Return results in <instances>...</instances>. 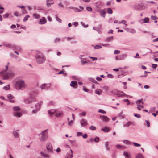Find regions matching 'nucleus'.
<instances>
[{
    "label": "nucleus",
    "instance_id": "f257e3e1",
    "mask_svg": "<svg viewBox=\"0 0 158 158\" xmlns=\"http://www.w3.org/2000/svg\"><path fill=\"white\" fill-rule=\"evenodd\" d=\"M35 57L37 63L39 64L44 63L46 60L45 56L40 52L37 53L35 55Z\"/></svg>",
    "mask_w": 158,
    "mask_h": 158
},
{
    "label": "nucleus",
    "instance_id": "f03ea898",
    "mask_svg": "<svg viewBox=\"0 0 158 158\" xmlns=\"http://www.w3.org/2000/svg\"><path fill=\"white\" fill-rule=\"evenodd\" d=\"M26 87L24 81L22 80L17 81L15 85L16 88L18 90H23Z\"/></svg>",
    "mask_w": 158,
    "mask_h": 158
},
{
    "label": "nucleus",
    "instance_id": "7ed1b4c3",
    "mask_svg": "<svg viewBox=\"0 0 158 158\" xmlns=\"http://www.w3.org/2000/svg\"><path fill=\"white\" fill-rule=\"evenodd\" d=\"M48 129H45L40 134V138L39 140L41 142H45L47 140L48 138Z\"/></svg>",
    "mask_w": 158,
    "mask_h": 158
},
{
    "label": "nucleus",
    "instance_id": "20e7f679",
    "mask_svg": "<svg viewBox=\"0 0 158 158\" xmlns=\"http://www.w3.org/2000/svg\"><path fill=\"white\" fill-rule=\"evenodd\" d=\"M0 74L3 76V79L4 80H7L15 75L14 73L11 71L8 73L3 71L1 72Z\"/></svg>",
    "mask_w": 158,
    "mask_h": 158
},
{
    "label": "nucleus",
    "instance_id": "39448f33",
    "mask_svg": "<svg viewBox=\"0 0 158 158\" xmlns=\"http://www.w3.org/2000/svg\"><path fill=\"white\" fill-rule=\"evenodd\" d=\"M13 110L15 111L13 113V115L16 117H20L22 115V113L19 112L20 108L18 106H14L13 108Z\"/></svg>",
    "mask_w": 158,
    "mask_h": 158
},
{
    "label": "nucleus",
    "instance_id": "423d86ee",
    "mask_svg": "<svg viewBox=\"0 0 158 158\" xmlns=\"http://www.w3.org/2000/svg\"><path fill=\"white\" fill-rule=\"evenodd\" d=\"M133 9L137 11H140L145 9L144 6L143 4L141 3L135 5L133 6Z\"/></svg>",
    "mask_w": 158,
    "mask_h": 158
},
{
    "label": "nucleus",
    "instance_id": "0eeeda50",
    "mask_svg": "<svg viewBox=\"0 0 158 158\" xmlns=\"http://www.w3.org/2000/svg\"><path fill=\"white\" fill-rule=\"evenodd\" d=\"M38 94L39 91L38 90L36 89L34 90L30 93L29 97L31 98H34L37 97V95Z\"/></svg>",
    "mask_w": 158,
    "mask_h": 158
},
{
    "label": "nucleus",
    "instance_id": "6e6552de",
    "mask_svg": "<svg viewBox=\"0 0 158 158\" xmlns=\"http://www.w3.org/2000/svg\"><path fill=\"white\" fill-rule=\"evenodd\" d=\"M46 148L48 151L50 153L53 152V147L52 144L50 142L46 144Z\"/></svg>",
    "mask_w": 158,
    "mask_h": 158
},
{
    "label": "nucleus",
    "instance_id": "1a4fd4ad",
    "mask_svg": "<svg viewBox=\"0 0 158 158\" xmlns=\"http://www.w3.org/2000/svg\"><path fill=\"white\" fill-rule=\"evenodd\" d=\"M51 85V84L50 83H44L40 85V88L42 90H46L49 88Z\"/></svg>",
    "mask_w": 158,
    "mask_h": 158
},
{
    "label": "nucleus",
    "instance_id": "9d476101",
    "mask_svg": "<svg viewBox=\"0 0 158 158\" xmlns=\"http://www.w3.org/2000/svg\"><path fill=\"white\" fill-rule=\"evenodd\" d=\"M36 101V100L35 98H31V99H28L26 98L24 99V102L26 104H29L32 103L33 102Z\"/></svg>",
    "mask_w": 158,
    "mask_h": 158
},
{
    "label": "nucleus",
    "instance_id": "9b49d317",
    "mask_svg": "<svg viewBox=\"0 0 158 158\" xmlns=\"http://www.w3.org/2000/svg\"><path fill=\"white\" fill-rule=\"evenodd\" d=\"M4 45L6 47L11 48L13 49V50H17L18 48H19V47H18L15 45H12L10 44H5Z\"/></svg>",
    "mask_w": 158,
    "mask_h": 158
},
{
    "label": "nucleus",
    "instance_id": "f8f14e48",
    "mask_svg": "<svg viewBox=\"0 0 158 158\" xmlns=\"http://www.w3.org/2000/svg\"><path fill=\"white\" fill-rule=\"evenodd\" d=\"M81 125L82 127H85L88 125V122L87 120L82 119L80 121Z\"/></svg>",
    "mask_w": 158,
    "mask_h": 158
},
{
    "label": "nucleus",
    "instance_id": "ddd939ff",
    "mask_svg": "<svg viewBox=\"0 0 158 158\" xmlns=\"http://www.w3.org/2000/svg\"><path fill=\"white\" fill-rule=\"evenodd\" d=\"M73 157V151L70 149V151L67 152L65 158H72Z\"/></svg>",
    "mask_w": 158,
    "mask_h": 158
},
{
    "label": "nucleus",
    "instance_id": "4468645a",
    "mask_svg": "<svg viewBox=\"0 0 158 158\" xmlns=\"http://www.w3.org/2000/svg\"><path fill=\"white\" fill-rule=\"evenodd\" d=\"M84 56L81 55L79 56V58L81 60V62L82 65H84L85 64L87 63L88 61L86 59L81 58L82 56Z\"/></svg>",
    "mask_w": 158,
    "mask_h": 158
},
{
    "label": "nucleus",
    "instance_id": "2eb2a0df",
    "mask_svg": "<svg viewBox=\"0 0 158 158\" xmlns=\"http://www.w3.org/2000/svg\"><path fill=\"white\" fill-rule=\"evenodd\" d=\"M123 155L126 158H131V153L128 151H124L123 153Z\"/></svg>",
    "mask_w": 158,
    "mask_h": 158
},
{
    "label": "nucleus",
    "instance_id": "dca6fc26",
    "mask_svg": "<svg viewBox=\"0 0 158 158\" xmlns=\"http://www.w3.org/2000/svg\"><path fill=\"white\" fill-rule=\"evenodd\" d=\"M70 86L73 88H77V82L76 81H72L70 84Z\"/></svg>",
    "mask_w": 158,
    "mask_h": 158
},
{
    "label": "nucleus",
    "instance_id": "f3484780",
    "mask_svg": "<svg viewBox=\"0 0 158 158\" xmlns=\"http://www.w3.org/2000/svg\"><path fill=\"white\" fill-rule=\"evenodd\" d=\"M7 97L10 102L11 103H14L15 102L14 100L13 99L14 97L11 94H8Z\"/></svg>",
    "mask_w": 158,
    "mask_h": 158
},
{
    "label": "nucleus",
    "instance_id": "a211bd4d",
    "mask_svg": "<svg viewBox=\"0 0 158 158\" xmlns=\"http://www.w3.org/2000/svg\"><path fill=\"white\" fill-rule=\"evenodd\" d=\"M43 102L42 101H40L39 102L35 105V107L38 109V110H40V106L42 104Z\"/></svg>",
    "mask_w": 158,
    "mask_h": 158
},
{
    "label": "nucleus",
    "instance_id": "6ab92c4d",
    "mask_svg": "<svg viewBox=\"0 0 158 158\" xmlns=\"http://www.w3.org/2000/svg\"><path fill=\"white\" fill-rule=\"evenodd\" d=\"M40 155L41 156L45 158H50L51 157L48 154L44 153L42 152H40Z\"/></svg>",
    "mask_w": 158,
    "mask_h": 158
},
{
    "label": "nucleus",
    "instance_id": "aec40b11",
    "mask_svg": "<svg viewBox=\"0 0 158 158\" xmlns=\"http://www.w3.org/2000/svg\"><path fill=\"white\" fill-rule=\"evenodd\" d=\"M47 22L46 19L44 17H43L40 19L39 22V24H43Z\"/></svg>",
    "mask_w": 158,
    "mask_h": 158
},
{
    "label": "nucleus",
    "instance_id": "412c9836",
    "mask_svg": "<svg viewBox=\"0 0 158 158\" xmlns=\"http://www.w3.org/2000/svg\"><path fill=\"white\" fill-rule=\"evenodd\" d=\"M98 12H99L100 14V16L102 17H103L104 18H105L106 16V12L105 11L102 9H100Z\"/></svg>",
    "mask_w": 158,
    "mask_h": 158
},
{
    "label": "nucleus",
    "instance_id": "4be33fe9",
    "mask_svg": "<svg viewBox=\"0 0 158 158\" xmlns=\"http://www.w3.org/2000/svg\"><path fill=\"white\" fill-rule=\"evenodd\" d=\"M100 118L102 121L106 122H108L109 120V119L106 116L101 115L100 116Z\"/></svg>",
    "mask_w": 158,
    "mask_h": 158
},
{
    "label": "nucleus",
    "instance_id": "5701e85b",
    "mask_svg": "<svg viewBox=\"0 0 158 158\" xmlns=\"http://www.w3.org/2000/svg\"><path fill=\"white\" fill-rule=\"evenodd\" d=\"M56 111L55 109H51L48 111V113L50 115L52 116L55 113H56Z\"/></svg>",
    "mask_w": 158,
    "mask_h": 158
},
{
    "label": "nucleus",
    "instance_id": "b1692460",
    "mask_svg": "<svg viewBox=\"0 0 158 158\" xmlns=\"http://www.w3.org/2000/svg\"><path fill=\"white\" fill-rule=\"evenodd\" d=\"M13 136L15 138H18L19 137V134L18 131H15L13 132Z\"/></svg>",
    "mask_w": 158,
    "mask_h": 158
},
{
    "label": "nucleus",
    "instance_id": "393cba45",
    "mask_svg": "<svg viewBox=\"0 0 158 158\" xmlns=\"http://www.w3.org/2000/svg\"><path fill=\"white\" fill-rule=\"evenodd\" d=\"M116 147L118 149L120 150H123L125 149L126 147L120 144H117L116 145Z\"/></svg>",
    "mask_w": 158,
    "mask_h": 158
},
{
    "label": "nucleus",
    "instance_id": "a878e982",
    "mask_svg": "<svg viewBox=\"0 0 158 158\" xmlns=\"http://www.w3.org/2000/svg\"><path fill=\"white\" fill-rule=\"evenodd\" d=\"M143 99L142 98L136 101L135 103L137 104H140V103H142V104H144V103L143 102Z\"/></svg>",
    "mask_w": 158,
    "mask_h": 158
},
{
    "label": "nucleus",
    "instance_id": "bb28decb",
    "mask_svg": "<svg viewBox=\"0 0 158 158\" xmlns=\"http://www.w3.org/2000/svg\"><path fill=\"white\" fill-rule=\"evenodd\" d=\"M102 91L100 89H97L95 91V93L96 94L100 95L101 94Z\"/></svg>",
    "mask_w": 158,
    "mask_h": 158
},
{
    "label": "nucleus",
    "instance_id": "cd10ccee",
    "mask_svg": "<svg viewBox=\"0 0 158 158\" xmlns=\"http://www.w3.org/2000/svg\"><path fill=\"white\" fill-rule=\"evenodd\" d=\"M113 40V37L112 36L108 37L106 38L104 40L105 42H111Z\"/></svg>",
    "mask_w": 158,
    "mask_h": 158
},
{
    "label": "nucleus",
    "instance_id": "c85d7f7f",
    "mask_svg": "<svg viewBox=\"0 0 158 158\" xmlns=\"http://www.w3.org/2000/svg\"><path fill=\"white\" fill-rule=\"evenodd\" d=\"M109 128L106 127H105L104 128H102L101 129V131H103L106 132H108L110 131Z\"/></svg>",
    "mask_w": 158,
    "mask_h": 158
},
{
    "label": "nucleus",
    "instance_id": "c756f323",
    "mask_svg": "<svg viewBox=\"0 0 158 158\" xmlns=\"http://www.w3.org/2000/svg\"><path fill=\"white\" fill-rule=\"evenodd\" d=\"M127 31L132 33H135L136 32V31L135 30L133 29H129L127 30Z\"/></svg>",
    "mask_w": 158,
    "mask_h": 158
},
{
    "label": "nucleus",
    "instance_id": "7c9ffc66",
    "mask_svg": "<svg viewBox=\"0 0 158 158\" xmlns=\"http://www.w3.org/2000/svg\"><path fill=\"white\" fill-rule=\"evenodd\" d=\"M109 143L108 142H106L105 143V147L106 148V150L107 151L110 150V148L108 147Z\"/></svg>",
    "mask_w": 158,
    "mask_h": 158
},
{
    "label": "nucleus",
    "instance_id": "2f4dec72",
    "mask_svg": "<svg viewBox=\"0 0 158 158\" xmlns=\"http://www.w3.org/2000/svg\"><path fill=\"white\" fill-rule=\"evenodd\" d=\"M88 80L89 81L92 82L93 83H94L96 84H97V81L94 78L89 77L88 78Z\"/></svg>",
    "mask_w": 158,
    "mask_h": 158
},
{
    "label": "nucleus",
    "instance_id": "473e14b6",
    "mask_svg": "<svg viewBox=\"0 0 158 158\" xmlns=\"http://www.w3.org/2000/svg\"><path fill=\"white\" fill-rule=\"evenodd\" d=\"M62 114V113L61 111H56L55 114V115L57 117H59L61 116Z\"/></svg>",
    "mask_w": 158,
    "mask_h": 158
},
{
    "label": "nucleus",
    "instance_id": "72a5a7b5",
    "mask_svg": "<svg viewBox=\"0 0 158 158\" xmlns=\"http://www.w3.org/2000/svg\"><path fill=\"white\" fill-rule=\"evenodd\" d=\"M119 91L117 90H114L111 91V92L112 93L114 94L117 95L118 96Z\"/></svg>",
    "mask_w": 158,
    "mask_h": 158
},
{
    "label": "nucleus",
    "instance_id": "f704fd0d",
    "mask_svg": "<svg viewBox=\"0 0 158 158\" xmlns=\"http://www.w3.org/2000/svg\"><path fill=\"white\" fill-rule=\"evenodd\" d=\"M33 16L36 19H39L40 18V15L37 13L34 14Z\"/></svg>",
    "mask_w": 158,
    "mask_h": 158
},
{
    "label": "nucleus",
    "instance_id": "c9c22d12",
    "mask_svg": "<svg viewBox=\"0 0 158 158\" xmlns=\"http://www.w3.org/2000/svg\"><path fill=\"white\" fill-rule=\"evenodd\" d=\"M135 158H144V157L141 153H139L136 156Z\"/></svg>",
    "mask_w": 158,
    "mask_h": 158
},
{
    "label": "nucleus",
    "instance_id": "e433bc0d",
    "mask_svg": "<svg viewBox=\"0 0 158 158\" xmlns=\"http://www.w3.org/2000/svg\"><path fill=\"white\" fill-rule=\"evenodd\" d=\"M125 95V94L123 92L119 91L118 96L121 97L123 96H124Z\"/></svg>",
    "mask_w": 158,
    "mask_h": 158
},
{
    "label": "nucleus",
    "instance_id": "4c0bfd02",
    "mask_svg": "<svg viewBox=\"0 0 158 158\" xmlns=\"http://www.w3.org/2000/svg\"><path fill=\"white\" fill-rule=\"evenodd\" d=\"M132 123L131 122L128 121L126 124H124L123 125V127H129L130 125Z\"/></svg>",
    "mask_w": 158,
    "mask_h": 158
},
{
    "label": "nucleus",
    "instance_id": "58836bf2",
    "mask_svg": "<svg viewBox=\"0 0 158 158\" xmlns=\"http://www.w3.org/2000/svg\"><path fill=\"white\" fill-rule=\"evenodd\" d=\"M123 142L124 143L127 144L131 145V144L130 141L127 140H124L123 141Z\"/></svg>",
    "mask_w": 158,
    "mask_h": 158
},
{
    "label": "nucleus",
    "instance_id": "ea45409f",
    "mask_svg": "<svg viewBox=\"0 0 158 158\" xmlns=\"http://www.w3.org/2000/svg\"><path fill=\"white\" fill-rule=\"evenodd\" d=\"M107 10L108 14H112L113 11L110 8H108L107 9Z\"/></svg>",
    "mask_w": 158,
    "mask_h": 158
},
{
    "label": "nucleus",
    "instance_id": "a19ab883",
    "mask_svg": "<svg viewBox=\"0 0 158 158\" xmlns=\"http://www.w3.org/2000/svg\"><path fill=\"white\" fill-rule=\"evenodd\" d=\"M137 109L139 110H140V108H144V106L142 105H141L140 104H137Z\"/></svg>",
    "mask_w": 158,
    "mask_h": 158
},
{
    "label": "nucleus",
    "instance_id": "79ce46f5",
    "mask_svg": "<svg viewBox=\"0 0 158 158\" xmlns=\"http://www.w3.org/2000/svg\"><path fill=\"white\" fill-rule=\"evenodd\" d=\"M102 48V47L98 45H97L94 47V48L95 49H99Z\"/></svg>",
    "mask_w": 158,
    "mask_h": 158
},
{
    "label": "nucleus",
    "instance_id": "37998d69",
    "mask_svg": "<svg viewBox=\"0 0 158 158\" xmlns=\"http://www.w3.org/2000/svg\"><path fill=\"white\" fill-rule=\"evenodd\" d=\"M68 125L69 126H71L73 124V122L74 121H73V120H71L69 121V119L68 118Z\"/></svg>",
    "mask_w": 158,
    "mask_h": 158
},
{
    "label": "nucleus",
    "instance_id": "c03bdc74",
    "mask_svg": "<svg viewBox=\"0 0 158 158\" xmlns=\"http://www.w3.org/2000/svg\"><path fill=\"white\" fill-rule=\"evenodd\" d=\"M83 133L82 132H78L77 133L76 135L77 137L81 136L83 135Z\"/></svg>",
    "mask_w": 158,
    "mask_h": 158
},
{
    "label": "nucleus",
    "instance_id": "a18cd8bd",
    "mask_svg": "<svg viewBox=\"0 0 158 158\" xmlns=\"http://www.w3.org/2000/svg\"><path fill=\"white\" fill-rule=\"evenodd\" d=\"M149 19L148 18L146 17L143 19V23H149Z\"/></svg>",
    "mask_w": 158,
    "mask_h": 158
},
{
    "label": "nucleus",
    "instance_id": "49530a36",
    "mask_svg": "<svg viewBox=\"0 0 158 158\" xmlns=\"http://www.w3.org/2000/svg\"><path fill=\"white\" fill-rule=\"evenodd\" d=\"M14 15L16 17L20 16L21 15L17 11L15 12L14 13Z\"/></svg>",
    "mask_w": 158,
    "mask_h": 158
},
{
    "label": "nucleus",
    "instance_id": "de8ad7c7",
    "mask_svg": "<svg viewBox=\"0 0 158 158\" xmlns=\"http://www.w3.org/2000/svg\"><path fill=\"white\" fill-rule=\"evenodd\" d=\"M30 16L28 15H26L24 18L23 21V22H25L27 20H28V18H29Z\"/></svg>",
    "mask_w": 158,
    "mask_h": 158
},
{
    "label": "nucleus",
    "instance_id": "09e8293b",
    "mask_svg": "<svg viewBox=\"0 0 158 158\" xmlns=\"http://www.w3.org/2000/svg\"><path fill=\"white\" fill-rule=\"evenodd\" d=\"M10 88V85H8L7 86H5L3 87V89L6 90H8Z\"/></svg>",
    "mask_w": 158,
    "mask_h": 158
},
{
    "label": "nucleus",
    "instance_id": "8fccbe9b",
    "mask_svg": "<svg viewBox=\"0 0 158 158\" xmlns=\"http://www.w3.org/2000/svg\"><path fill=\"white\" fill-rule=\"evenodd\" d=\"M120 51L118 50H115L114 51V54H118L120 53Z\"/></svg>",
    "mask_w": 158,
    "mask_h": 158
},
{
    "label": "nucleus",
    "instance_id": "3c124183",
    "mask_svg": "<svg viewBox=\"0 0 158 158\" xmlns=\"http://www.w3.org/2000/svg\"><path fill=\"white\" fill-rule=\"evenodd\" d=\"M79 115L80 116H85L86 115V112L84 111L82 113H80Z\"/></svg>",
    "mask_w": 158,
    "mask_h": 158
},
{
    "label": "nucleus",
    "instance_id": "603ef678",
    "mask_svg": "<svg viewBox=\"0 0 158 158\" xmlns=\"http://www.w3.org/2000/svg\"><path fill=\"white\" fill-rule=\"evenodd\" d=\"M73 10L75 12H79L81 11V10H80L78 8L74 7Z\"/></svg>",
    "mask_w": 158,
    "mask_h": 158
},
{
    "label": "nucleus",
    "instance_id": "864d4df0",
    "mask_svg": "<svg viewBox=\"0 0 158 158\" xmlns=\"http://www.w3.org/2000/svg\"><path fill=\"white\" fill-rule=\"evenodd\" d=\"M133 144L134 145L135 147H139L141 146L140 144L136 143L134 142L133 143Z\"/></svg>",
    "mask_w": 158,
    "mask_h": 158
},
{
    "label": "nucleus",
    "instance_id": "5fc2aeb1",
    "mask_svg": "<svg viewBox=\"0 0 158 158\" xmlns=\"http://www.w3.org/2000/svg\"><path fill=\"white\" fill-rule=\"evenodd\" d=\"M94 140L96 142H98L99 141V138L98 137H96L94 138Z\"/></svg>",
    "mask_w": 158,
    "mask_h": 158
},
{
    "label": "nucleus",
    "instance_id": "6e6d98bb",
    "mask_svg": "<svg viewBox=\"0 0 158 158\" xmlns=\"http://www.w3.org/2000/svg\"><path fill=\"white\" fill-rule=\"evenodd\" d=\"M102 88L106 91H107L109 89V87L107 86H104Z\"/></svg>",
    "mask_w": 158,
    "mask_h": 158
},
{
    "label": "nucleus",
    "instance_id": "4d7b16f0",
    "mask_svg": "<svg viewBox=\"0 0 158 158\" xmlns=\"http://www.w3.org/2000/svg\"><path fill=\"white\" fill-rule=\"evenodd\" d=\"M89 129L92 130H95L96 129V127L92 125L90 127Z\"/></svg>",
    "mask_w": 158,
    "mask_h": 158
},
{
    "label": "nucleus",
    "instance_id": "13d9d810",
    "mask_svg": "<svg viewBox=\"0 0 158 158\" xmlns=\"http://www.w3.org/2000/svg\"><path fill=\"white\" fill-rule=\"evenodd\" d=\"M39 110H38V109H36V108H35V110H33L32 111V114H35L38 111H39Z\"/></svg>",
    "mask_w": 158,
    "mask_h": 158
},
{
    "label": "nucleus",
    "instance_id": "bf43d9fd",
    "mask_svg": "<svg viewBox=\"0 0 158 158\" xmlns=\"http://www.w3.org/2000/svg\"><path fill=\"white\" fill-rule=\"evenodd\" d=\"M134 116L138 118H140L141 117L140 115L139 114H135Z\"/></svg>",
    "mask_w": 158,
    "mask_h": 158
},
{
    "label": "nucleus",
    "instance_id": "052dcab7",
    "mask_svg": "<svg viewBox=\"0 0 158 158\" xmlns=\"http://www.w3.org/2000/svg\"><path fill=\"white\" fill-rule=\"evenodd\" d=\"M145 122H146L148 127H149L150 126V122L148 120H146Z\"/></svg>",
    "mask_w": 158,
    "mask_h": 158
},
{
    "label": "nucleus",
    "instance_id": "680f3d73",
    "mask_svg": "<svg viewBox=\"0 0 158 158\" xmlns=\"http://www.w3.org/2000/svg\"><path fill=\"white\" fill-rule=\"evenodd\" d=\"M126 23V21L124 20H123L121 22H119V23L120 24L121 23H122L123 24H125V25L127 26V24Z\"/></svg>",
    "mask_w": 158,
    "mask_h": 158
},
{
    "label": "nucleus",
    "instance_id": "e2e57ef3",
    "mask_svg": "<svg viewBox=\"0 0 158 158\" xmlns=\"http://www.w3.org/2000/svg\"><path fill=\"white\" fill-rule=\"evenodd\" d=\"M60 40V39L59 38H57L55 39L54 40V42L55 43H56L59 41Z\"/></svg>",
    "mask_w": 158,
    "mask_h": 158
},
{
    "label": "nucleus",
    "instance_id": "0e129e2a",
    "mask_svg": "<svg viewBox=\"0 0 158 158\" xmlns=\"http://www.w3.org/2000/svg\"><path fill=\"white\" fill-rule=\"evenodd\" d=\"M72 24L74 25L75 27H76L78 26V23L77 22H75L72 23Z\"/></svg>",
    "mask_w": 158,
    "mask_h": 158
},
{
    "label": "nucleus",
    "instance_id": "69168bd1",
    "mask_svg": "<svg viewBox=\"0 0 158 158\" xmlns=\"http://www.w3.org/2000/svg\"><path fill=\"white\" fill-rule=\"evenodd\" d=\"M99 112L103 114H105L106 113V112L103 111L102 109H99L98 111Z\"/></svg>",
    "mask_w": 158,
    "mask_h": 158
},
{
    "label": "nucleus",
    "instance_id": "338daca9",
    "mask_svg": "<svg viewBox=\"0 0 158 158\" xmlns=\"http://www.w3.org/2000/svg\"><path fill=\"white\" fill-rule=\"evenodd\" d=\"M86 10L88 11H91L92 10V8L90 7H87Z\"/></svg>",
    "mask_w": 158,
    "mask_h": 158
},
{
    "label": "nucleus",
    "instance_id": "774afa93",
    "mask_svg": "<svg viewBox=\"0 0 158 158\" xmlns=\"http://www.w3.org/2000/svg\"><path fill=\"white\" fill-rule=\"evenodd\" d=\"M107 76V77L108 78H113V75H112V74H108Z\"/></svg>",
    "mask_w": 158,
    "mask_h": 158
}]
</instances>
